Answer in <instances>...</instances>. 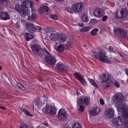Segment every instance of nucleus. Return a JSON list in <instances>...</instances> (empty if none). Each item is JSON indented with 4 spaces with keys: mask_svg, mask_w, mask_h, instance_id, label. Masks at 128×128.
<instances>
[{
    "mask_svg": "<svg viewBox=\"0 0 128 128\" xmlns=\"http://www.w3.org/2000/svg\"><path fill=\"white\" fill-rule=\"evenodd\" d=\"M125 72L126 74L128 75V68H127L125 69Z\"/></svg>",
    "mask_w": 128,
    "mask_h": 128,
    "instance_id": "51",
    "label": "nucleus"
},
{
    "mask_svg": "<svg viewBox=\"0 0 128 128\" xmlns=\"http://www.w3.org/2000/svg\"><path fill=\"white\" fill-rule=\"evenodd\" d=\"M98 31V29L97 28H95L92 30L90 32L92 35L94 36L97 34L96 32Z\"/></svg>",
    "mask_w": 128,
    "mask_h": 128,
    "instance_id": "36",
    "label": "nucleus"
},
{
    "mask_svg": "<svg viewBox=\"0 0 128 128\" xmlns=\"http://www.w3.org/2000/svg\"><path fill=\"white\" fill-rule=\"evenodd\" d=\"M16 128H29V127L27 125L24 124H21L19 127H18Z\"/></svg>",
    "mask_w": 128,
    "mask_h": 128,
    "instance_id": "42",
    "label": "nucleus"
},
{
    "mask_svg": "<svg viewBox=\"0 0 128 128\" xmlns=\"http://www.w3.org/2000/svg\"><path fill=\"white\" fill-rule=\"evenodd\" d=\"M95 16L98 18H101L104 15L102 10L100 9H96L94 12Z\"/></svg>",
    "mask_w": 128,
    "mask_h": 128,
    "instance_id": "17",
    "label": "nucleus"
},
{
    "mask_svg": "<svg viewBox=\"0 0 128 128\" xmlns=\"http://www.w3.org/2000/svg\"><path fill=\"white\" fill-rule=\"evenodd\" d=\"M109 49L111 51H112L113 50L112 47L111 46H110Z\"/></svg>",
    "mask_w": 128,
    "mask_h": 128,
    "instance_id": "54",
    "label": "nucleus"
},
{
    "mask_svg": "<svg viewBox=\"0 0 128 128\" xmlns=\"http://www.w3.org/2000/svg\"><path fill=\"white\" fill-rule=\"evenodd\" d=\"M2 69V68L1 66H0V70H1Z\"/></svg>",
    "mask_w": 128,
    "mask_h": 128,
    "instance_id": "62",
    "label": "nucleus"
},
{
    "mask_svg": "<svg viewBox=\"0 0 128 128\" xmlns=\"http://www.w3.org/2000/svg\"><path fill=\"white\" fill-rule=\"evenodd\" d=\"M104 113L106 117L110 118L113 116L114 114V111L112 108H109L106 110Z\"/></svg>",
    "mask_w": 128,
    "mask_h": 128,
    "instance_id": "15",
    "label": "nucleus"
},
{
    "mask_svg": "<svg viewBox=\"0 0 128 128\" xmlns=\"http://www.w3.org/2000/svg\"><path fill=\"white\" fill-rule=\"evenodd\" d=\"M72 128H81V126L80 124L76 123L73 124Z\"/></svg>",
    "mask_w": 128,
    "mask_h": 128,
    "instance_id": "33",
    "label": "nucleus"
},
{
    "mask_svg": "<svg viewBox=\"0 0 128 128\" xmlns=\"http://www.w3.org/2000/svg\"><path fill=\"white\" fill-rule=\"evenodd\" d=\"M44 110L47 114L53 115L56 113V110L55 107L50 105H46L44 108Z\"/></svg>",
    "mask_w": 128,
    "mask_h": 128,
    "instance_id": "5",
    "label": "nucleus"
},
{
    "mask_svg": "<svg viewBox=\"0 0 128 128\" xmlns=\"http://www.w3.org/2000/svg\"><path fill=\"white\" fill-rule=\"evenodd\" d=\"M31 48L34 53L37 55L41 56L43 54V50L41 47L38 44H32L31 46Z\"/></svg>",
    "mask_w": 128,
    "mask_h": 128,
    "instance_id": "4",
    "label": "nucleus"
},
{
    "mask_svg": "<svg viewBox=\"0 0 128 128\" xmlns=\"http://www.w3.org/2000/svg\"><path fill=\"white\" fill-rule=\"evenodd\" d=\"M127 6H128V3H127Z\"/></svg>",
    "mask_w": 128,
    "mask_h": 128,
    "instance_id": "63",
    "label": "nucleus"
},
{
    "mask_svg": "<svg viewBox=\"0 0 128 128\" xmlns=\"http://www.w3.org/2000/svg\"><path fill=\"white\" fill-rule=\"evenodd\" d=\"M21 21L22 24L24 25L25 23V21L24 20H22Z\"/></svg>",
    "mask_w": 128,
    "mask_h": 128,
    "instance_id": "53",
    "label": "nucleus"
},
{
    "mask_svg": "<svg viewBox=\"0 0 128 128\" xmlns=\"http://www.w3.org/2000/svg\"><path fill=\"white\" fill-rule=\"evenodd\" d=\"M0 108L2 109L3 110H4L5 109V108L2 106H0Z\"/></svg>",
    "mask_w": 128,
    "mask_h": 128,
    "instance_id": "55",
    "label": "nucleus"
},
{
    "mask_svg": "<svg viewBox=\"0 0 128 128\" xmlns=\"http://www.w3.org/2000/svg\"><path fill=\"white\" fill-rule=\"evenodd\" d=\"M101 82H109V75L108 73L103 74L100 77Z\"/></svg>",
    "mask_w": 128,
    "mask_h": 128,
    "instance_id": "14",
    "label": "nucleus"
},
{
    "mask_svg": "<svg viewBox=\"0 0 128 128\" xmlns=\"http://www.w3.org/2000/svg\"><path fill=\"white\" fill-rule=\"evenodd\" d=\"M100 111V109L98 107L94 108L90 110V114L92 116H95L98 114Z\"/></svg>",
    "mask_w": 128,
    "mask_h": 128,
    "instance_id": "16",
    "label": "nucleus"
},
{
    "mask_svg": "<svg viewBox=\"0 0 128 128\" xmlns=\"http://www.w3.org/2000/svg\"><path fill=\"white\" fill-rule=\"evenodd\" d=\"M60 37L59 38V40H58L60 42H64L66 40V35L61 36L60 34Z\"/></svg>",
    "mask_w": 128,
    "mask_h": 128,
    "instance_id": "27",
    "label": "nucleus"
},
{
    "mask_svg": "<svg viewBox=\"0 0 128 128\" xmlns=\"http://www.w3.org/2000/svg\"><path fill=\"white\" fill-rule=\"evenodd\" d=\"M83 8V5L81 3H76L74 4L72 6L73 11L77 12H81Z\"/></svg>",
    "mask_w": 128,
    "mask_h": 128,
    "instance_id": "9",
    "label": "nucleus"
},
{
    "mask_svg": "<svg viewBox=\"0 0 128 128\" xmlns=\"http://www.w3.org/2000/svg\"><path fill=\"white\" fill-rule=\"evenodd\" d=\"M42 30V28H41L40 27L39 28H38V30L40 31L41 30Z\"/></svg>",
    "mask_w": 128,
    "mask_h": 128,
    "instance_id": "59",
    "label": "nucleus"
},
{
    "mask_svg": "<svg viewBox=\"0 0 128 128\" xmlns=\"http://www.w3.org/2000/svg\"><path fill=\"white\" fill-rule=\"evenodd\" d=\"M22 4L24 10V11L21 12V14L22 15H28L30 12L28 8H32L34 6V3L32 0H26L22 2Z\"/></svg>",
    "mask_w": 128,
    "mask_h": 128,
    "instance_id": "2",
    "label": "nucleus"
},
{
    "mask_svg": "<svg viewBox=\"0 0 128 128\" xmlns=\"http://www.w3.org/2000/svg\"><path fill=\"white\" fill-rule=\"evenodd\" d=\"M50 18H51L54 20H57L58 17L57 15L56 14L52 15L50 16Z\"/></svg>",
    "mask_w": 128,
    "mask_h": 128,
    "instance_id": "41",
    "label": "nucleus"
},
{
    "mask_svg": "<svg viewBox=\"0 0 128 128\" xmlns=\"http://www.w3.org/2000/svg\"><path fill=\"white\" fill-rule=\"evenodd\" d=\"M41 104L40 100L39 98L36 99L33 102V105L34 104L36 106H38Z\"/></svg>",
    "mask_w": 128,
    "mask_h": 128,
    "instance_id": "32",
    "label": "nucleus"
},
{
    "mask_svg": "<svg viewBox=\"0 0 128 128\" xmlns=\"http://www.w3.org/2000/svg\"><path fill=\"white\" fill-rule=\"evenodd\" d=\"M90 28L88 26H84L80 30V31L82 32H85L88 31Z\"/></svg>",
    "mask_w": 128,
    "mask_h": 128,
    "instance_id": "34",
    "label": "nucleus"
},
{
    "mask_svg": "<svg viewBox=\"0 0 128 128\" xmlns=\"http://www.w3.org/2000/svg\"><path fill=\"white\" fill-rule=\"evenodd\" d=\"M23 112L25 114L28 116H30L31 117H33V115L29 111H28L26 109L24 108L22 109Z\"/></svg>",
    "mask_w": 128,
    "mask_h": 128,
    "instance_id": "30",
    "label": "nucleus"
},
{
    "mask_svg": "<svg viewBox=\"0 0 128 128\" xmlns=\"http://www.w3.org/2000/svg\"><path fill=\"white\" fill-rule=\"evenodd\" d=\"M56 50L59 52H61L64 50V48L62 45L60 44L57 48Z\"/></svg>",
    "mask_w": 128,
    "mask_h": 128,
    "instance_id": "29",
    "label": "nucleus"
},
{
    "mask_svg": "<svg viewBox=\"0 0 128 128\" xmlns=\"http://www.w3.org/2000/svg\"><path fill=\"white\" fill-rule=\"evenodd\" d=\"M79 25L80 26H82L84 25V24H79Z\"/></svg>",
    "mask_w": 128,
    "mask_h": 128,
    "instance_id": "58",
    "label": "nucleus"
},
{
    "mask_svg": "<svg viewBox=\"0 0 128 128\" xmlns=\"http://www.w3.org/2000/svg\"><path fill=\"white\" fill-rule=\"evenodd\" d=\"M107 18V17L106 16H104L102 18V20L103 21H106Z\"/></svg>",
    "mask_w": 128,
    "mask_h": 128,
    "instance_id": "46",
    "label": "nucleus"
},
{
    "mask_svg": "<svg viewBox=\"0 0 128 128\" xmlns=\"http://www.w3.org/2000/svg\"><path fill=\"white\" fill-rule=\"evenodd\" d=\"M30 12L28 15V20L32 22L34 21L35 20L36 15L34 13H32L31 16H28V15L30 14Z\"/></svg>",
    "mask_w": 128,
    "mask_h": 128,
    "instance_id": "25",
    "label": "nucleus"
},
{
    "mask_svg": "<svg viewBox=\"0 0 128 128\" xmlns=\"http://www.w3.org/2000/svg\"><path fill=\"white\" fill-rule=\"evenodd\" d=\"M28 38H29V40H30V39H32L34 38L33 36L31 34H29L28 36Z\"/></svg>",
    "mask_w": 128,
    "mask_h": 128,
    "instance_id": "50",
    "label": "nucleus"
},
{
    "mask_svg": "<svg viewBox=\"0 0 128 128\" xmlns=\"http://www.w3.org/2000/svg\"><path fill=\"white\" fill-rule=\"evenodd\" d=\"M88 80L92 85L96 87V88H98V85L94 80L91 78H89Z\"/></svg>",
    "mask_w": 128,
    "mask_h": 128,
    "instance_id": "35",
    "label": "nucleus"
},
{
    "mask_svg": "<svg viewBox=\"0 0 128 128\" xmlns=\"http://www.w3.org/2000/svg\"><path fill=\"white\" fill-rule=\"evenodd\" d=\"M115 33L116 34L119 35L122 38H124L127 35V32L126 30L119 28H118L116 29Z\"/></svg>",
    "mask_w": 128,
    "mask_h": 128,
    "instance_id": "7",
    "label": "nucleus"
},
{
    "mask_svg": "<svg viewBox=\"0 0 128 128\" xmlns=\"http://www.w3.org/2000/svg\"><path fill=\"white\" fill-rule=\"evenodd\" d=\"M25 26L27 30L29 32L32 33L35 32L36 31V30L34 25L31 23H26L25 24Z\"/></svg>",
    "mask_w": 128,
    "mask_h": 128,
    "instance_id": "12",
    "label": "nucleus"
},
{
    "mask_svg": "<svg viewBox=\"0 0 128 128\" xmlns=\"http://www.w3.org/2000/svg\"><path fill=\"white\" fill-rule=\"evenodd\" d=\"M57 1L59 2H62L64 1V0H57Z\"/></svg>",
    "mask_w": 128,
    "mask_h": 128,
    "instance_id": "60",
    "label": "nucleus"
},
{
    "mask_svg": "<svg viewBox=\"0 0 128 128\" xmlns=\"http://www.w3.org/2000/svg\"><path fill=\"white\" fill-rule=\"evenodd\" d=\"M47 62L50 65H54L56 63V60L55 57L52 55L50 54L48 60Z\"/></svg>",
    "mask_w": 128,
    "mask_h": 128,
    "instance_id": "18",
    "label": "nucleus"
},
{
    "mask_svg": "<svg viewBox=\"0 0 128 128\" xmlns=\"http://www.w3.org/2000/svg\"><path fill=\"white\" fill-rule=\"evenodd\" d=\"M43 97L45 98L46 99H47L48 98V96H45L44 95L43 96Z\"/></svg>",
    "mask_w": 128,
    "mask_h": 128,
    "instance_id": "57",
    "label": "nucleus"
},
{
    "mask_svg": "<svg viewBox=\"0 0 128 128\" xmlns=\"http://www.w3.org/2000/svg\"><path fill=\"white\" fill-rule=\"evenodd\" d=\"M54 8H55L56 7V5H54Z\"/></svg>",
    "mask_w": 128,
    "mask_h": 128,
    "instance_id": "61",
    "label": "nucleus"
},
{
    "mask_svg": "<svg viewBox=\"0 0 128 128\" xmlns=\"http://www.w3.org/2000/svg\"><path fill=\"white\" fill-rule=\"evenodd\" d=\"M123 125L126 128H128V120H125L124 122Z\"/></svg>",
    "mask_w": 128,
    "mask_h": 128,
    "instance_id": "40",
    "label": "nucleus"
},
{
    "mask_svg": "<svg viewBox=\"0 0 128 128\" xmlns=\"http://www.w3.org/2000/svg\"><path fill=\"white\" fill-rule=\"evenodd\" d=\"M75 78L78 80H79L82 84L84 86L87 85L85 81L83 76L79 73L76 72L74 74Z\"/></svg>",
    "mask_w": 128,
    "mask_h": 128,
    "instance_id": "10",
    "label": "nucleus"
},
{
    "mask_svg": "<svg viewBox=\"0 0 128 128\" xmlns=\"http://www.w3.org/2000/svg\"><path fill=\"white\" fill-rule=\"evenodd\" d=\"M67 10L68 12L72 14L73 13V10H72L71 8H68Z\"/></svg>",
    "mask_w": 128,
    "mask_h": 128,
    "instance_id": "43",
    "label": "nucleus"
},
{
    "mask_svg": "<svg viewBox=\"0 0 128 128\" xmlns=\"http://www.w3.org/2000/svg\"><path fill=\"white\" fill-rule=\"evenodd\" d=\"M43 52H45L48 54V55L50 54V53H49V52L46 49H44L43 50Z\"/></svg>",
    "mask_w": 128,
    "mask_h": 128,
    "instance_id": "48",
    "label": "nucleus"
},
{
    "mask_svg": "<svg viewBox=\"0 0 128 128\" xmlns=\"http://www.w3.org/2000/svg\"><path fill=\"white\" fill-rule=\"evenodd\" d=\"M74 94H79V92H78V90H74Z\"/></svg>",
    "mask_w": 128,
    "mask_h": 128,
    "instance_id": "49",
    "label": "nucleus"
},
{
    "mask_svg": "<svg viewBox=\"0 0 128 128\" xmlns=\"http://www.w3.org/2000/svg\"><path fill=\"white\" fill-rule=\"evenodd\" d=\"M36 128H45V127L44 126L43 127H40V126H38L36 127Z\"/></svg>",
    "mask_w": 128,
    "mask_h": 128,
    "instance_id": "56",
    "label": "nucleus"
},
{
    "mask_svg": "<svg viewBox=\"0 0 128 128\" xmlns=\"http://www.w3.org/2000/svg\"><path fill=\"white\" fill-rule=\"evenodd\" d=\"M123 120L122 116H119L118 118L114 119L112 120L113 125L116 126H118L122 124Z\"/></svg>",
    "mask_w": 128,
    "mask_h": 128,
    "instance_id": "13",
    "label": "nucleus"
},
{
    "mask_svg": "<svg viewBox=\"0 0 128 128\" xmlns=\"http://www.w3.org/2000/svg\"><path fill=\"white\" fill-rule=\"evenodd\" d=\"M64 65L62 64L59 63L56 65V68L59 71H61L62 70L64 71L66 70V68Z\"/></svg>",
    "mask_w": 128,
    "mask_h": 128,
    "instance_id": "23",
    "label": "nucleus"
},
{
    "mask_svg": "<svg viewBox=\"0 0 128 128\" xmlns=\"http://www.w3.org/2000/svg\"><path fill=\"white\" fill-rule=\"evenodd\" d=\"M114 85L117 87H119L120 86L119 83L117 82H114Z\"/></svg>",
    "mask_w": 128,
    "mask_h": 128,
    "instance_id": "45",
    "label": "nucleus"
},
{
    "mask_svg": "<svg viewBox=\"0 0 128 128\" xmlns=\"http://www.w3.org/2000/svg\"><path fill=\"white\" fill-rule=\"evenodd\" d=\"M16 85L17 86V88H18L22 90H24V87L18 83H16Z\"/></svg>",
    "mask_w": 128,
    "mask_h": 128,
    "instance_id": "38",
    "label": "nucleus"
},
{
    "mask_svg": "<svg viewBox=\"0 0 128 128\" xmlns=\"http://www.w3.org/2000/svg\"><path fill=\"white\" fill-rule=\"evenodd\" d=\"M127 10L125 9H122L119 14H117L118 18H124L127 16Z\"/></svg>",
    "mask_w": 128,
    "mask_h": 128,
    "instance_id": "20",
    "label": "nucleus"
},
{
    "mask_svg": "<svg viewBox=\"0 0 128 128\" xmlns=\"http://www.w3.org/2000/svg\"><path fill=\"white\" fill-rule=\"evenodd\" d=\"M14 10L20 12V14L22 16H24L26 15V14H24V15L22 14L21 13V12L22 11H24V8L22 6V5H20V4H16Z\"/></svg>",
    "mask_w": 128,
    "mask_h": 128,
    "instance_id": "21",
    "label": "nucleus"
},
{
    "mask_svg": "<svg viewBox=\"0 0 128 128\" xmlns=\"http://www.w3.org/2000/svg\"><path fill=\"white\" fill-rule=\"evenodd\" d=\"M110 82H104L102 84V87L104 89L109 88L110 86Z\"/></svg>",
    "mask_w": 128,
    "mask_h": 128,
    "instance_id": "28",
    "label": "nucleus"
},
{
    "mask_svg": "<svg viewBox=\"0 0 128 128\" xmlns=\"http://www.w3.org/2000/svg\"><path fill=\"white\" fill-rule=\"evenodd\" d=\"M58 44V43H57L56 44Z\"/></svg>",
    "mask_w": 128,
    "mask_h": 128,
    "instance_id": "64",
    "label": "nucleus"
},
{
    "mask_svg": "<svg viewBox=\"0 0 128 128\" xmlns=\"http://www.w3.org/2000/svg\"><path fill=\"white\" fill-rule=\"evenodd\" d=\"M115 53L116 54H119L123 60H125L126 59L127 56L125 53H122V54L119 52L118 51H115Z\"/></svg>",
    "mask_w": 128,
    "mask_h": 128,
    "instance_id": "26",
    "label": "nucleus"
},
{
    "mask_svg": "<svg viewBox=\"0 0 128 128\" xmlns=\"http://www.w3.org/2000/svg\"><path fill=\"white\" fill-rule=\"evenodd\" d=\"M60 37V34L55 32L52 33L50 36V38L53 41H56L59 40V38Z\"/></svg>",
    "mask_w": 128,
    "mask_h": 128,
    "instance_id": "19",
    "label": "nucleus"
},
{
    "mask_svg": "<svg viewBox=\"0 0 128 128\" xmlns=\"http://www.w3.org/2000/svg\"><path fill=\"white\" fill-rule=\"evenodd\" d=\"M0 16L2 20H6L10 18L8 14L6 12H2L0 14Z\"/></svg>",
    "mask_w": 128,
    "mask_h": 128,
    "instance_id": "22",
    "label": "nucleus"
},
{
    "mask_svg": "<svg viewBox=\"0 0 128 128\" xmlns=\"http://www.w3.org/2000/svg\"><path fill=\"white\" fill-rule=\"evenodd\" d=\"M100 104L102 105H103L104 104V102L103 100L102 99H101L100 100Z\"/></svg>",
    "mask_w": 128,
    "mask_h": 128,
    "instance_id": "44",
    "label": "nucleus"
},
{
    "mask_svg": "<svg viewBox=\"0 0 128 128\" xmlns=\"http://www.w3.org/2000/svg\"><path fill=\"white\" fill-rule=\"evenodd\" d=\"M29 34L28 33H25L23 35L24 36L25 38L27 41H29V39L28 38Z\"/></svg>",
    "mask_w": 128,
    "mask_h": 128,
    "instance_id": "39",
    "label": "nucleus"
},
{
    "mask_svg": "<svg viewBox=\"0 0 128 128\" xmlns=\"http://www.w3.org/2000/svg\"><path fill=\"white\" fill-rule=\"evenodd\" d=\"M118 112L122 113L125 118H128V107L126 104H118L116 107Z\"/></svg>",
    "mask_w": 128,
    "mask_h": 128,
    "instance_id": "3",
    "label": "nucleus"
},
{
    "mask_svg": "<svg viewBox=\"0 0 128 128\" xmlns=\"http://www.w3.org/2000/svg\"><path fill=\"white\" fill-rule=\"evenodd\" d=\"M82 104H78V102L77 104V108L78 109V111H80L81 112H83L84 110V107L81 105Z\"/></svg>",
    "mask_w": 128,
    "mask_h": 128,
    "instance_id": "31",
    "label": "nucleus"
},
{
    "mask_svg": "<svg viewBox=\"0 0 128 128\" xmlns=\"http://www.w3.org/2000/svg\"><path fill=\"white\" fill-rule=\"evenodd\" d=\"M16 26L18 28H19L20 27V26L19 25V24L18 23H17L16 24Z\"/></svg>",
    "mask_w": 128,
    "mask_h": 128,
    "instance_id": "52",
    "label": "nucleus"
},
{
    "mask_svg": "<svg viewBox=\"0 0 128 128\" xmlns=\"http://www.w3.org/2000/svg\"><path fill=\"white\" fill-rule=\"evenodd\" d=\"M50 10L49 8L46 6H42L38 9V11L41 14H43L45 12H48Z\"/></svg>",
    "mask_w": 128,
    "mask_h": 128,
    "instance_id": "24",
    "label": "nucleus"
},
{
    "mask_svg": "<svg viewBox=\"0 0 128 128\" xmlns=\"http://www.w3.org/2000/svg\"><path fill=\"white\" fill-rule=\"evenodd\" d=\"M58 118L61 120H66L67 116L66 110L62 109L60 110L58 113Z\"/></svg>",
    "mask_w": 128,
    "mask_h": 128,
    "instance_id": "6",
    "label": "nucleus"
},
{
    "mask_svg": "<svg viewBox=\"0 0 128 128\" xmlns=\"http://www.w3.org/2000/svg\"><path fill=\"white\" fill-rule=\"evenodd\" d=\"M82 20L83 21L85 22H87L88 21V17L86 14L83 15L82 17Z\"/></svg>",
    "mask_w": 128,
    "mask_h": 128,
    "instance_id": "37",
    "label": "nucleus"
},
{
    "mask_svg": "<svg viewBox=\"0 0 128 128\" xmlns=\"http://www.w3.org/2000/svg\"><path fill=\"white\" fill-rule=\"evenodd\" d=\"M78 104H85L86 105H88L89 104V102L88 98L83 96H81L78 98Z\"/></svg>",
    "mask_w": 128,
    "mask_h": 128,
    "instance_id": "11",
    "label": "nucleus"
},
{
    "mask_svg": "<svg viewBox=\"0 0 128 128\" xmlns=\"http://www.w3.org/2000/svg\"><path fill=\"white\" fill-rule=\"evenodd\" d=\"M123 100V96L120 94L119 93L115 94L113 98V101L116 103L121 102Z\"/></svg>",
    "mask_w": 128,
    "mask_h": 128,
    "instance_id": "8",
    "label": "nucleus"
},
{
    "mask_svg": "<svg viewBox=\"0 0 128 128\" xmlns=\"http://www.w3.org/2000/svg\"><path fill=\"white\" fill-rule=\"evenodd\" d=\"M6 0H0V4H4L6 2Z\"/></svg>",
    "mask_w": 128,
    "mask_h": 128,
    "instance_id": "47",
    "label": "nucleus"
},
{
    "mask_svg": "<svg viewBox=\"0 0 128 128\" xmlns=\"http://www.w3.org/2000/svg\"><path fill=\"white\" fill-rule=\"evenodd\" d=\"M94 56L96 58L99 59L100 61L107 63H110V61L107 60L108 58L106 53L104 50H100L99 53L95 52L94 53Z\"/></svg>",
    "mask_w": 128,
    "mask_h": 128,
    "instance_id": "1",
    "label": "nucleus"
}]
</instances>
